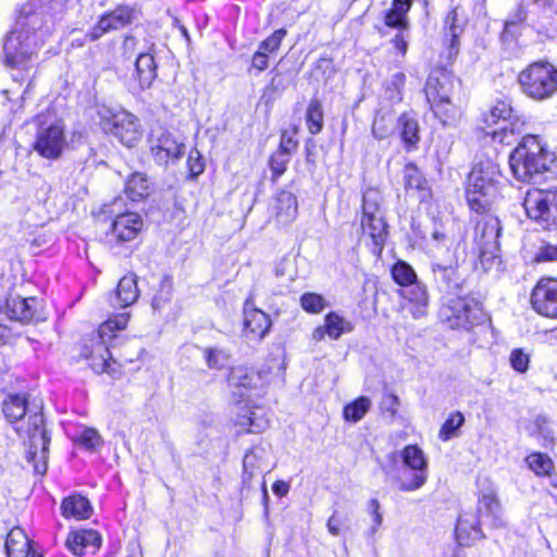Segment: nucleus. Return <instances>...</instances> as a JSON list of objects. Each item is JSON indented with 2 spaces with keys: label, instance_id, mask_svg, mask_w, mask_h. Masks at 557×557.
Here are the masks:
<instances>
[{
  "label": "nucleus",
  "instance_id": "2",
  "mask_svg": "<svg viewBox=\"0 0 557 557\" xmlns=\"http://www.w3.org/2000/svg\"><path fill=\"white\" fill-rule=\"evenodd\" d=\"M555 159L539 136L527 135L511 152L509 165L518 181L533 183L550 170Z\"/></svg>",
  "mask_w": 557,
  "mask_h": 557
},
{
  "label": "nucleus",
  "instance_id": "7",
  "mask_svg": "<svg viewBox=\"0 0 557 557\" xmlns=\"http://www.w3.org/2000/svg\"><path fill=\"white\" fill-rule=\"evenodd\" d=\"M522 92L534 100H545L557 91V69L547 61H536L518 77Z\"/></svg>",
  "mask_w": 557,
  "mask_h": 557
},
{
  "label": "nucleus",
  "instance_id": "13",
  "mask_svg": "<svg viewBox=\"0 0 557 557\" xmlns=\"http://www.w3.org/2000/svg\"><path fill=\"white\" fill-rule=\"evenodd\" d=\"M531 306L539 314L557 318V278L545 276L537 281L531 293Z\"/></svg>",
  "mask_w": 557,
  "mask_h": 557
},
{
  "label": "nucleus",
  "instance_id": "49",
  "mask_svg": "<svg viewBox=\"0 0 557 557\" xmlns=\"http://www.w3.org/2000/svg\"><path fill=\"white\" fill-rule=\"evenodd\" d=\"M172 297V281L169 277H163L160 282V287L152 298V309L161 311L170 304Z\"/></svg>",
  "mask_w": 557,
  "mask_h": 557
},
{
  "label": "nucleus",
  "instance_id": "9",
  "mask_svg": "<svg viewBox=\"0 0 557 557\" xmlns=\"http://www.w3.org/2000/svg\"><path fill=\"white\" fill-rule=\"evenodd\" d=\"M383 195L379 189L369 188L363 194V218L362 230L373 244L372 251L377 257L383 251V210L381 203Z\"/></svg>",
  "mask_w": 557,
  "mask_h": 557
},
{
  "label": "nucleus",
  "instance_id": "57",
  "mask_svg": "<svg viewBox=\"0 0 557 557\" xmlns=\"http://www.w3.org/2000/svg\"><path fill=\"white\" fill-rule=\"evenodd\" d=\"M187 164L193 176H198L205 170L203 159L197 149H193L189 152Z\"/></svg>",
  "mask_w": 557,
  "mask_h": 557
},
{
  "label": "nucleus",
  "instance_id": "15",
  "mask_svg": "<svg viewBox=\"0 0 557 557\" xmlns=\"http://www.w3.org/2000/svg\"><path fill=\"white\" fill-rule=\"evenodd\" d=\"M411 4V0H393L391 10L385 13V26L398 29V33L391 39V44L401 57L407 52L405 33L409 28L407 13Z\"/></svg>",
  "mask_w": 557,
  "mask_h": 557
},
{
  "label": "nucleus",
  "instance_id": "50",
  "mask_svg": "<svg viewBox=\"0 0 557 557\" xmlns=\"http://www.w3.org/2000/svg\"><path fill=\"white\" fill-rule=\"evenodd\" d=\"M527 20V11L523 7H518L517 10L507 18L504 26L502 37L504 40L513 39L516 29Z\"/></svg>",
  "mask_w": 557,
  "mask_h": 557
},
{
  "label": "nucleus",
  "instance_id": "46",
  "mask_svg": "<svg viewBox=\"0 0 557 557\" xmlns=\"http://www.w3.org/2000/svg\"><path fill=\"white\" fill-rule=\"evenodd\" d=\"M527 463L537 475H550L554 469L552 459L547 455L541 453H534L528 456Z\"/></svg>",
  "mask_w": 557,
  "mask_h": 557
},
{
  "label": "nucleus",
  "instance_id": "6",
  "mask_svg": "<svg viewBox=\"0 0 557 557\" xmlns=\"http://www.w3.org/2000/svg\"><path fill=\"white\" fill-rule=\"evenodd\" d=\"M98 116L104 132L126 147H134L143 136L139 119L133 113L108 106L98 107Z\"/></svg>",
  "mask_w": 557,
  "mask_h": 557
},
{
  "label": "nucleus",
  "instance_id": "17",
  "mask_svg": "<svg viewBox=\"0 0 557 557\" xmlns=\"http://www.w3.org/2000/svg\"><path fill=\"white\" fill-rule=\"evenodd\" d=\"M235 424L239 432L261 433L269 426L265 411L261 407H251L247 403L238 401L235 406Z\"/></svg>",
  "mask_w": 557,
  "mask_h": 557
},
{
  "label": "nucleus",
  "instance_id": "59",
  "mask_svg": "<svg viewBox=\"0 0 557 557\" xmlns=\"http://www.w3.org/2000/svg\"><path fill=\"white\" fill-rule=\"evenodd\" d=\"M404 83H405V75L403 73H398L395 75V78H394V82H393V86H394V90H392V95H391V99L394 101V102H399L401 101V92H400V89L401 87L404 86Z\"/></svg>",
  "mask_w": 557,
  "mask_h": 557
},
{
  "label": "nucleus",
  "instance_id": "34",
  "mask_svg": "<svg viewBox=\"0 0 557 557\" xmlns=\"http://www.w3.org/2000/svg\"><path fill=\"white\" fill-rule=\"evenodd\" d=\"M513 115V109L509 100H498L491 109L485 123L488 127L502 123L499 131L506 133L508 131L509 120Z\"/></svg>",
  "mask_w": 557,
  "mask_h": 557
},
{
  "label": "nucleus",
  "instance_id": "37",
  "mask_svg": "<svg viewBox=\"0 0 557 557\" xmlns=\"http://www.w3.org/2000/svg\"><path fill=\"white\" fill-rule=\"evenodd\" d=\"M404 467L408 470L429 473V461L423 450L417 445H407L401 450Z\"/></svg>",
  "mask_w": 557,
  "mask_h": 557
},
{
  "label": "nucleus",
  "instance_id": "63",
  "mask_svg": "<svg viewBox=\"0 0 557 557\" xmlns=\"http://www.w3.org/2000/svg\"><path fill=\"white\" fill-rule=\"evenodd\" d=\"M327 530L332 535H339L341 533V521L335 516H332L327 521Z\"/></svg>",
  "mask_w": 557,
  "mask_h": 557
},
{
  "label": "nucleus",
  "instance_id": "55",
  "mask_svg": "<svg viewBox=\"0 0 557 557\" xmlns=\"http://www.w3.org/2000/svg\"><path fill=\"white\" fill-rule=\"evenodd\" d=\"M285 36L286 30L284 28L277 29L271 36L260 42L259 49L264 51L267 54L273 53L278 50Z\"/></svg>",
  "mask_w": 557,
  "mask_h": 557
},
{
  "label": "nucleus",
  "instance_id": "58",
  "mask_svg": "<svg viewBox=\"0 0 557 557\" xmlns=\"http://www.w3.org/2000/svg\"><path fill=\"white\" fill-rule=\"evenodd\" d=\"M535 260L539 262L557 260V246L546 245L541 247L536 253Z\"/></svg>",
  "mask_w": 557,
  "mask_h": 557
},
{
  "label": "nucleus",
  "instance_id": "12",
  "mask_svg": "<svg viewBox=\"0 0 557 557\" xmlns=\"http://www.w3.org/2000/svg\"><path fill=\"white\" fill-rule=\"evenodd\" d=\"M67 146L64 125L54 122L49 125H41L35 137L34 150L47 160L59 159Z\"/></svg>",
  "mask_w": 557,
  "mask_h": 557
},
{
  "label": "nucleus",
  "instance_id": "24",
  "mask_svg": "<svg viewBox=\"0 0 557 557\" xmlns=\"http://www.w3.org/2000/svg\"><path fill=\"white\" fill-rule=\"evenodd\" d=\"M352 331V325L349 321L337 314L330 312L324 318V323L317 326L312 332V339L321 342L327 336L331 339H338L343 334Z\"/></svg>",
  "mask_w": 557,
  "mask_h": 557
},
{
  "label": "nucleus",
  "instance_id": "3",
  "mask_svg": "<svg viewBox=\"0 0 557 557\" xmlns=\"http://www.w3.org/2000/svg\"><path fill=\"white\" fill-rule=\"evenodd\" d=\"M128 320V313L110 317L100 324L97 336H92L84 343L81 357L96 373L110 371L112 357L109 347L112 345V341L117 338V332L126 329Z\"/></svg>",
  "mask_w": 557,
  "mask_h": 557
},
{
  "label": "nucleus",
  "instance_id": "51",
  "mask_svg": "<svg viewBox=\"0 0 557 557\" xmlns=\"http://www.w3.org/2000/svg\"><path fill=\"white\" fill-rule=\"evenodd\" d=\"M289 162V148L281 145L278 150L271 156L270 168L275 176L282 175L286 171Z\"/></svg>",
  "mask_w": 557,
  "mask_h": 557
},
{
  "label": "nucleus",
  "instance_id": "4",
  "mask_svg": "<svg viewBox=\"0 0 557 557\" xmlns=\"http://www.w3.org/2000/svg\"><path fill=\"white\" fill-rule=\"evenodd\" d=\"M460 82L444 67L434 69L425 83L424 92L431 110L443 124H451L460 111L453 97Z\"/></svg>",
  "mask_w": 557,
  "mask_h": 557
},
{
  "label": "nucleus",
  "instance_id": "52",
  "mask_svg": "<svg viewBox=\"0 0 557 557\" xmlns=\"http://www.w3.org/2000/svg\"><path fill=\"white\" fill-rule=\"evenodd\" d=\"M405 184L408 188L422 190L425 188V180L421 171L412 163H408L404 171Z\"/></svg>",
  "mask_w": 557,
  "mask_h": 557
},
{
  "label": "nucleus",
  "instance_id": "64",
  "mask_svg": "<svg viewBox=\"0 0 557 557\" xmlns=\"http://www.w3.org/2000/svg\"><path fill=\"white\" fill-rule=\"evenodd\" d=\"M281 145H286L289 148L290 152L293 149L296 148L297 143L292 137L285 138V136H283Z\"/></svg>",
  "mask_w": 557,
  "mask_h": 557
},
{
  "label": "nucleus",
  "instance_id": "16",
  "mask_svg": "<svg viewBox=\"0 0 557 557\" xmlns=\"http://www.w3.org/2000/svg\"><path fill=\"white\" fill-rule=\"evenodd\" d=\"M150 141L152 154L160 164L177 160L184 154V144L161 127L152 131Z\"/></svg>",
  "mask_w": 557,
  "mask_h": 557
},
{
  "label": "nucleus",
  "instance_id": "60",
  "mask_svg": "<svg viewBox=\"0 0 557 557\" xmlns=\"http://www.w3.org/2000/svg\"><path fill=\"white\" fill-rule=\"evenodd\" d=\"M268 55L264 51L258 49V51L252 55L251 65L258 71H263L268 67Z\"/></svg>",
  "mask_w": 557,
  "mask_h": 557
},
{
  "label": "nucleus",
  "instance_id": "29",
  "mask_svg": "<svg viewBox=\"0 0 557 557\" xmlns=\"http://www.w3.org/2000/svg\"><path fill=\"white\" fill-rule=\"evenodd\" d=\"M403 297L411 304L410 311L414 319L425 315L429 305V295L424 285L416 281L411 285L405 287Z\"/></svg>",
  "mask_w": 557,
  "mask_h": 557
},
{
  "label": "nucleus",
  "instance_id": "14",
  "mask_svg": "<svg viewBox=\"0 0 557 557\" xmlns=\"http://www.w3.org/2000/svg\"><path fill=\"white\" fill-rule=\"evenodd\" d=\"M120 202L115 200L111 205H106V212L116 213L115 219L111 224V235L116 243H126L134 240L143 231L144 221L138 213L124 212L117 213L115 207Z\"/></svg>",
  "mask_w": 557,
  "mask_h": 557
},
{
  "label": "nucleus",
  "instance_id": "47",
  "mask_svg": "<svg viewBox=\"0 0 557 557\" xmlns=\"http://www.w3.org/2000/svg\"><path fill=\"white\" fill-rule=\"evenodd\" d=\"M465 418L460 411L453 412L448 419L443 423L438 437L446 442L457 436L459 428L463 424Z\"/></svg>",
  "mask_w": 557,
  "mask_h": 557
},
{
  "label": "nucleus",
  "instance_id": "54",
  "mask_svg": "<svg viewBox=\"0 0 557 557\" xmlns=\"http://www.w3.org/2000/svg\"><path fill=\"white\" fill-rule=\"evenodd\" d=\"M480 255L479 262L483 271H488L497 262V246L490 247L487 245H479Z\"/></svg>",
  "mask_w": 557,
  "mask_h": 557
},
{
  "label": "nucleus",
  "instance_id": "62",
  "mask_svg": "<svg viewBox=\"0 0 557 557\" xmlns=\"http://www.w3.org/2000/svg\"><path fill=\"white\" fill-rule=\"evenodd\" d=\"M368 510L373 515L374 521L377 525L381 523L380 503L377 499H371L368 505Z\"/></svg>",
  "mask_w": 557,
  "mask_h": 557
},
{
  "label": "nucleus",
  "instance_id": "42",
  "mask_svg": "<svg viewBox=\"0 0 557 557\" xmlns=\"http://www.w3.org/2000/svg\"><path fill=\"white\" fill-rule=\"evenodd\" d=\"M458 22V14L457 11H451L445 21L446 26L448 27V35L450 36L449 39V50H448V58H455L459 52V36L462 34L463 28Z\"/></svg>",
  "mask_w": 557,
  "mask_h": 557
},
{
  "label": "nucleus",
  "instance_id": "45",
  "mask_svg": "<svg viewBox=\"0 0 557 557\" xmlns=\"http://www.w3.org/2000/svg\"><path fill=\"white\" fill-rule=\"evenodd\" d=\"M203 357L208 368L213 370L224 369L231 360V354L227 350L218 347L205 348Z\"/></svg>",
  "mask_w": 557,
  "mask_h": 557
},
{
  "label": "nucleus",
  "instance_id": "10",
  "mask_svg": "<svg viewBox=\"0 0 557 557\" xmlns=\"http://www.w3.org/2000/svg\"><path fill=\"white\" fill-rule=\"evenodd\" d=\"M523 207L528 216L544 228L557 226V190H529Z\"/></svg>",
  "mask_w": 557,
  "mask_h": 557
},
{
  "label": "nucleus",
  "instance_id": "53",
  "mask_svg": "<svg viewBox=\"0 0 557 557\" xmlns=\"http://www.w3.org/2000/svg\"><path fill=\"white\" fill-rule=\"evenodd\" d=\"M77 443L88 450H96L102 445V437L97 430L86 428L79 434Z\"/></svg>",
  "mask_w": 557,
  "mask_h": 557
},
{
  "label": "nucleus",
  "instance_id": "27",
  "mask_svg": "<svg viewBox=\"0 0 557 557\" xmlns=\"http://www.w3.org/2000/svg\"><path fill=\"white\" fill-rule=\"evenodd\" d=\"M478 180V186H492L498 190L500 183V171L496 163L491 160L476 163L468 175V181Z\"/></svg>",
  "mask_w": 557,
  "mask_h": 557
},
{
  "label": "nucleus",
  "instance_id": "56",
  "mask_svg": "<svg viewBox=\"0 0 557 557\" xmlns=\"http://www.w3.org/2000/svg\"><path fill=\"white\" fill-rule=\"evenodd\" d=\"M509 361H510L511 367L516 371L523 373L529 368L530 356L527 352H524L522 349L516 348L511 351Z\"/></svg>",
  "mask_w": 557,
  "mask_h": 557
},
{
  "label": "nucleus",
  "instance_id": "18",
  "mask_svg": "<svg viewBox=\"0 0 557 557\" xmlns=\"http://www.w3.org/2000/svg\"><path fill=\"white\" fill-rule=\"evenodd\" d=\"M135 18V10L122 5L101 16L97 25L87 34V37L95 41L111 30H116L131 24Z\"/></svg>",
  "mask_w": 557,
  "mask_h": 557
},
{
  "label": "nucleus",
  "instance_id": "8",
  "mask_svg": "<svg viewBox=\"0 0 557 557\" xmlns=\"http://www.w3.org/2000/svg\"><path fill=\"white\" fill-rule=\"evenodd\" d=\"M21 436H28L29 450L28 461L33 463L37 474H44L47 471L48 447L50 437L44 426V417L40 413H34L28 417V428H15Z\"/></svg>",
  "mask_w": 557,
  "mask_h": 557
},
{
  "label": "nucleus",
  "instance_id": "28",
  "mask_svg": "<svg viewBox=\"0 0 557 557\" xmlns=\"http://www.w3.org/2000/svg\"><path fill=\"white\" fill-rule=\"evenodd\" d=\"M268 451L263 447H255L247 453L243 460V482L248 484L267 467Z\"/></svg>",
  "mask_w": 557,
  "mask_h": 557
},
{
  "label": "nucleus",
  "instance_id": "32",
  "mask_svg": "<svg viewBox=\"0 0 557 557\" xmlns=\"http://www.w3.org/2000/svg\"><path fill=\"white\" fill-rule=\"evenodd\" d=\"M136 79L141 90L147 89L157 76L154 58L150 53H140L135 63Z\"/></svg>",
  "mask_w": 557,
  "mask_h": 557
},
{
  "label": "nucleus",
  "instance_id": "48",
  "mask_svg": "<svg viewBox=\"0 0 557 557\" xmlns=\"http://www.w3.org/2000/svg\"><path fill=\"white\" fill-rule=\"evenodd\" d=\"M301 308L311 314L321 313L327 306L326 299L317 293H305L300 297Z\"/></svg>",
  "mask_w": 557,
  "mask_h": 557
},
{
  "label": "nucleus",
  "instance_id": "26",
  "mask_svg": "<svg viewBox=\"0 0 557 557\" xmlns=\"http://www.w3.org/2000/svg\"><path fill=\"white\" fill-rule=\"evenodd\" d=\"M397 132L406 151L418 148L420 141V126L416 114L403 113L397 122Z\"/></svg>",
  "mask_w": 557,
  "mask_h": 557
},
{
  "label": "nucleus",
  "instance_id": "20",
  "mask_svg": "<svg viewBox=\"0 0 557 557\" xmlns=\"http://www.w3.org/2000/svg\"><path fill=\"white\" fill-rule=\"evenodd\" d=\"M268 371H255L251 368L243 366L232 368L227 376L230 386L244 388L246 391L261 389L268 384Z\"/></svg>",
  "mask_w": 557,
  "mask_h": 557
},
{
  "label": "nucleus",
  "instance_id": "44",
  "mask_svg": "<svg viewBox=\"0 0 557 557\" xmlns=\"http://www.w3.org/2000/svg\"><path fill=\"white\" fill-rule=\"evenodd\" d=\"M391 274L396 284L403 287H407L417 281V274L412 267L398 260L391 270Z\"/></svg>",
  "mask_w": 557,
  "mask_h": 557
},
{
  "label": "nucleus",
  "instance_id": "11",
  "mask_svg": "<svg viewBox=\"0 0 557 557\" xmlns=\"http://www.w3.org/2000/svg\"><path fill=\"white\" fill-rule=\"evenodd\" d=\"M443 314L453 329H470L484 319V312L479 301L460 296L449 300Z\"/></svg>",
  "mask_w": 557,
  "mask_h": 557
},
{
  "label": "nucleus",
  "instance_id": "39",
  "mask_svg": "<svg viewBox=\"0 0 557 557\" xmlns=\"http://www.w3.org/2000/svg\"><path fill=\"white\" fill-rule=\"evenodd\" d=\"M3 413L7 420L14 424L26 414V397L24 395H9L3 401Z\"/></svg>",
  "mask_w": 557,
  "mask_h": 557
},
{
  "label": "nucleus",
  "instance_id": "23",
  "mask_svg": "<svg viewBox=\"0 0 557 557\" xmlns=\"http://www.w3.org/2000/svg\"><path fill=\"white\" fill-rule=\"evenodd\" d=\"M478 180L468 181L466 198L472 211L478 213L488 211L498 197V191L492 186H478Z\"/></svg>",
  "mask_w": 557,
  "mask_h": 557
},
{
  "label": "nucleus",
  "instance_id": "19",
  "mask_svg": "<svg viewBox=\"0 0 557 557\" xmlns=\"http://www.w3.org/2000/svg\"><path fill=\"white\" fill-rule=\"evenodd\" d=\"M101 535L91 529L71 530L65 540L66 548L75 556L95 554L101 546Z\"/></svg>",
  "mask_w": 557,
  "mask_h": 557
},
{
  "label": "nucleus",
  "instance_id": "25",
  "mask_svg": "<svg viewBox=\"0 0 557 557\" xmlns=\"http://www.w3.org/2000/svg\"><path fill=\"white\" fill-rule=\"evenodd\" d=\"M432 273L440 290L454 295L461 288L462 280L456 267L433 263Z\"/></svg>",
  "mask_w": 557,
  "mask_h": 557
},
{
  "label": "nucleus",
  "instance_id": "41",
  "mask_svg": "<svg viewBox=\"0 0 557 557\" xmlns=\"http://www.w3.org/2000/svg\"><path fill=\"white\" fill-rule=\"evenodd\" d=\"M323 109L319 99H312L307 108L306 124L312 135L319 134L323 128Z\"/></svg>",
  "mask_w": 557,
  "mask_h": 557
},
{
  "label": "nucleus",
  "instance_id": "30",
  "mask_svg": "<svg viewBox=\"0 0 557 557\" xmlns=\"http://www.w3.org/2000/svg\"><path fill=\"white\" fill-rule=\"evenodd\" d=\"M61 511L65 519L85 520L91 516L92 508L86 497L71 495L63 499Z\"/></svg>",
  "mask_w": 557,
  "mask_h": 557
},
{
  "label": "nucleus",
  "instance_id": "36",
  "mask_svg": "<svg viewBox=\"0 0 557 557\" xmlns=\"http://www.w3.org/2000/svg\"><path fill=\"white\" fill-rule=\"evenodd\" d=\"M139 296L137 278L134 274L122 277L116 287V300L123 308L133 305Z\"/></svg>",
  "mask_w": 557,
  "mask_h": 557
},
{
  "label": "nucleus",
  "instance_id": "43",
  "mask_svg": "<svg viewBox=\"0 0 557 557\" xmlns=\"http://www.w3.org/2000/svg\"><path fill=\"white\" fill-rule=\"evenodd\" d=\"M370 407V399L361 396L344 407V419L349 422H358L364 417Z\"/></svg>",
  "mask_w": 557,
  "mask_h": 557
},
{
  "label": "nucleus",
  "instance_id": "31",
  "mask_svg": "<svg viewBox=\"0 0 557 557\" xmlns=\"http://www.w3.org/2000/svg\"><path fill=\"white\" fill-rule=\"evenodd\" d=\"M500 234L499 221L495 216H485L478 221L475 226V240L478 245L497 246Z\"/></svg>",
  "mask_w": 557,
  "mask_h": 557
},
{
  "label": "nucleus",
  "instance_id": "33",
  "mask_svg": "<svg viewBox=\"0 0 557 557\" xmlns=\"http://www.w3.org/2000/svg\"><path fill=\"white\" fill-rule=\"evenodd\" d=\"M5 549L9 557H28L30 552L29 539L21 528H13L5 540Z\"/></svg>",
  "mask_w": 557,
  "mask_h": 557
},
{
  "label": "nucleus",
  "instance_id": "61",
  "mask_svg": "<svg viewBox=\"0 0 557 557\" xmlns=\"http://www.w3.org/2000/svg\"><path fill=\"white\" fill-rule=\"evenodd\" d=\"M272 491L278 497L286 496L289 492V484L285 481L277 480L273 483Z\"/></svg>",
  "mask_w": 557,
  "mask_h": 557
},
{
  "label": "nucleus",
  "instance_id": "5",
  "mask_svg": "<svg viewBox=\"0 0 557 557\" xmlns=\"http://www.w3.org/2000/svg\"><path fill=\"white\" fill-rule=\"evenodd\" d=\"M476 512L478 518L466 513L457 521L456 535L462 544L467 536L471 540L481 539L483 536L482 524L496 527L502 523V506L493 491L479 497Z\"/></svg>",
  "mask_w": 557,
  "mask_h": 557
},
{
  "label": "nucleus",
  "instance_id": "1",
  "mask_svg": "<svg viewBox=\"0 0 557 557\" xmlns=\"http://www.w3.org/2000/svg\"><path fill=\"white\" fill-rule=\"evenodd\" d=\"M67 0H30L22 7L13 29L3 44L4 63L28 70L33 59L55 27V14Z\"/></svg>",
  "mask_w": 557,
  "mask_h": 557
},
{
  "label": "nucleus",
  "instance_id": "38",
  "mask_svg": "<svg viewBox=\"0 0 557 557\" xmlns=\"http://www.w3.org/2000/svg\"><path fill=\"white\" fill-rule=\"evenodd\" d=\"M429 473H424L416 470H404L398 474L396 479V485L398 490L403 492H414L420 490L428 481Z\"/></svg>",
  "mask_w": 557,
  "mask_h": 557
},
{
  "label": "nucleus",
  "instance_id": "22",
  "mask_svg": "<svg viewBox=\"0 0 557 557\" xmlns=\"http://www.w3.org/2000/svg\"><path fill=\"white\" fill-rule=\"evenodd\" d=\"M271 326L269 315L246 301L244 307V334L250 341H260Z\"/></svg>",
  "mask_w": 557,
  "mask_h": 557
},
{
  "label": "nucleus",
  "instance_id": "35",
  "mask_svg": "<svg viewBox=\"0 0 557 557\" xmlns=\"http://www.w3.org/2000/svg\"><path fill=\"white\" fill-rule=\"evenodd\" d=\"M298 212L296 197L287 190H282L276 196V214L282 223H290Z\"/></svg>",
  "mask_w": 557,
  "mask_h": 557
},
{
  "label": "nucleus",
  "instance_id": "21",
  "mask_svg": "<svg viewBox=\"0 0 557 557\" xmlns=\"http://www.w3.org/2000/svg\"><path fill=\"white\" fill-rule=\"evenodd\" d=\"M37 311V298H22L20 296H10L5 301L4 308L0 310V320H2V315H5L12 321L27 323L36 319Z\"/></svg>",
  "mask_w": 557,
  "mask_h": 557
},
{
  "label": "nucleus",
  "instance_id": "40",
  "mask_svg": "<svg viewBox=\"0 0 557 557\" xmlns=\"http://www.w3.org/2000/svg\"><path fill=\"white\" fill-rule=\"evenodd\" d=\"M125 193L133 201L144 199L149 193V183L146 175L134 173L129 176L126 181Z\"/></svg>",
  "mask_w": 557,
  "mask_h": 557
}]
</instances>
